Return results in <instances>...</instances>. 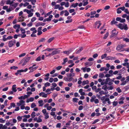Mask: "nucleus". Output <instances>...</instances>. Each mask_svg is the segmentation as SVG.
I'll use <instances>...</instances> for the list:
<instances>
[{
    "mask_svg": "<svg viewBox=\"0 0 129 129\" xmlns=\"http://www.w3.org/2000/svg\"><path fill=\"white\" fill-rule=\"evenodd\" d=\"M117 26L121 30L124 29V30H128V29L126 24H125L124 25L122 24L119 23L117 25Z\"/></svg>",
    "mask_w": 129,
    "mask_h": 129,
    "instance_id": "f257e3e1",
    "label": "nucleus"
},
{
    "mask_svg": "<svg viewBox=\"0 0 129 129\" xmlns=\"http://www.w3.org/2000/svg\"><path fill=\"white\" fill-rule=\"evenodd\" d=\"M30 57H27L26 58H24L22 59L21 61V63L22 62H24L23 63L22 66H24L26 64V63L30 59Z\"/></svg>",
    "mask_w": 129,
    "mask_h": 129,
    "instance_id": "f03ea898",
    "label": "nucleus"
},
{
    "mask_svg": "<svg viewBox=\"0 0 129 129\" xmlns=\"http://www.w3.org/2000/svg\"><path fill=\"white\" fill-rule=\"evenodd\" d=\"M28 70V69L26 68L25 70L21 69L19 70H18L17 71V72L15 73V75L17 76L18 75V74L19 73H21L22 72H26Z\"/></svg>",
    "mask_w": 129,
    "mask_h": 129,
    "instance_id": "7ed1b4c3",
    "label": "nucleus"
},
{
    "mask_svg": "<svg viewBox=\"0 0 129 129\" xmlns=\"http://www.w3.org/2000/svg\"><path fill=\"white\" fill-rule=\"evenodd\" d=\"M116 49L119 52L124 51V49L122 48L120 45H119L117 46Z\"/></svg>",
    "mask_w": 129,
    "mask_h": 129,
    "instance_id": "20e7f679",
    "label": "nucleus"
},
{
    "mask_svg": "<svg viewBox=\"0 0 129 129\" xmlns=\"http://www.w3.org/2000/svg\"><path fill=\"white\" fill-rule=\"evenodd\" d=\"M118 33V32H117V33H116V29H114L113 30H112L111 35L110 36L111 38H112L114 36H116V35Z\"/></svg>",
    "mask_w": 129,
    "mask_h": 129,
    "instance_id": "39448f33",
    "label": "nucleus"
},
{
    "mask_svg": "<svg viewBox=\"0 0 129 129\" xmlns=\"http://www.w3.org/2000/svg\"><path fill=\"white\" fill-rule=\"evenodd\" d=\"M60 52V50H58L57 49H56L55 50H54L51 53V54H52V55H53L55 54L59 53Z\"/></svg>",
    "mask_w": 129,
    "mask_h": 129,
    "instance_id": "423d86ee",
    "label": "nucleus"
},
{
    "mask_svg": "<svg viewBox=\"0 0 129 129\" xmlns=\"http://www.w3.org/2000/svg\"><path fill=\"white\" fill-rule=\"evenodd\" d=\"M46 24L45 23L42 22H39L36 23V24L35 26L36 27H38L40 26H44Z\"/></svg>",
    "mask_w": 129,
    "mask_h": 129,
    "instance_id": "0eeeda50",
    "label": "nucleus"
},
{
    "mask_svg": "<svg viewBox=\"0 0 129 129\" xmlns=\"http://www.w3.org/2000/svg\"><path fill=\"white\" fill-rule=\"evenodd\" d=\"M39 95L40 96H42V97L43 98H46L47 96V94H45L44 92H41L39 94Z\"/></svg>",
    "mask_w": 129,
    "mask_h": 129,
    "instance_id": "6e6552de",
    "label": "nucleus"
},
{
    "mask_svg": "<svg viewBox=\"0 0 129 129\" xmlns=\"http://www.w3.org/2000/svg\"><path fill=\"white\" fill-rule=\"evenodd\" d=\"M13 41V40H12L9 41L8 42V46L10 48L12 47L14 45V44Z\"/></svg>",
    "mask_w": 129,
    "mask_h": 129,
    "instance_id": "1a4fd4ad",
    "label": "nucleus"
},
{
    "mask_svg": "<svg viewBox=\"0 0 129 129\" xmlns=\"http://www.w3.org/2000/svg\"><path fill=\"white\" fill-rule=\"evenodd\" d=\"M109 79H110V78H106L105 81L104 82H101V85H103L104 84H107Z\"/></svg>",
    "mask_w": 129,
    "mask_h": 129,
    "instance_id": "9d476101",
    "label": "nucleus"
},
{
    "mask_svg": "<svg viewBox=\"0 0 129 129\" xmlns=\"http://www.w3.org/2000/svg\"><path fill=\"white\" fill-rule=\"evenodd\" d=\"M116 59V57H113L111 56H108L106 57V60H114Z\"/></svg>",
    "mask_w": 129,
    "mask_h": 129,
    "instance_id": "9b49d317",
    "label": "nucleus"
},
{
    "mask_svg": "<svg viewBox=\"0 0 129 129\" xmlns=\"http://www.w3.org/2000/svg\"><path fill=\"white\" fill-rule=\"evenodd\" d=\"M85 66L87 67L91 66L93 64V63L91 62H86L85 63Z\"/></svg>",
    "mask_w": 129,
    "mask_h": 129,
    "instance_id": "f8f14e48",
    "label": "nucleus"
},
{
    "mask_svg": "<svg viewBox=\"0 0 129 129\" xmlns=\"http://www.w3.org/2000/svg\"><path fill=\"white\" fill-rule=\"evenodd\" d=\"M7 128V127L6 125L3 126L2 124H0V129H6Z\"/></svg>",
    "mask_w": 129,
    "mask_h": 129,
    "instance_id": "ddd939ff",
    "label": "nucleus"
},
{
    "mask_svg": "<svg viewBox=\"0 0 129 129\" xmlns=\"http://www.w3.org/2000/svg\"><path fill=\"white\" fill-rule=\"evenodd\" d=\"M38 68V66H36L35 67H33L30 70L29 72V73H32L36 70Z\"/></svg>",
    "mask_w": 129,
    "mask_h": 129,
    "instance_id": "4468645a",
    "label": "nucleus"
},
{
    "mask_svg": "<svg viewBox=\"0 0 129 129\" xmlns=\"http://www.w3.org/2000/svg\"><path fill=\"white\" fill-rule=\"evenodd\" d=\"M126 72V70L124 67L122 69H121L119 71V72L121 73L124 74Z\"/></svg>",
    "mask_w": 129,
    "mask_h": 129,
    "instance_id": "2eb2a0df",
    "label": "nucleus"
},
{
    "mask_svg": "<svg viewBox=\"0 0 129 129\" xmlns=\"http://www.w3.org/2000/svg\"><path fill=\"white\" fill-rule=\"evenodd\" d=\"M118 22L117 21H115V19L112 20L111 21V25L115 24L117 26L118 25L117 24Z\"/></svg>",
    "mask_w": 129,
    "mask_h": 129,
    "instance_id": "dca6fc26",
    "label": "nucleus"
},
{
    "mask_svg": "<svg viewBox=\"0 0 129 129\" xmlns=\"http://www.w3.org/2000/svg\"><path fill=\"white\" fill-rule=\"evenodd\" d=\"M16 84L14 85L12 87V90L14 92H16L17 90L16 89Z\"/></svg>",
    "mask_w": 129,
    "mask_h": 129,
    "instance_id": "f3484780",
    "label": "nucleus"
},
{
    "mask_svg": "<svg viewBox=\"0 0 129 129\" xmlns=\"http://www.w3.org/2000/svg\"><path fill=\"white\" fill-rule=\"evenodd\" d=\"M96 98V97L95 95H93L91 97V99H90V102H94V100Z\"/></svg>",
    "mask_w": 129,
    "mask_h": 129,
    "instance_id": "a211bd4d",
    "label": "nucleus"
},
{
    "mask_svg": "<svg viewBox=\"0 0 129 129\" xmlns=\"http://www.w3.org/2000/svg\"><path fill=\"white\" fill-rule=\"evenodd\" d=\"M78 5V3H73L70 6V7L71 8L72 7L74 8H75Z\"/></svg>",
    "mask_w": 129,
    "mask_h": 129,
    "instance_id": "6ab92c4d",
    "label": "nucleus"
},
{
    "mask_svg": "<svg viewBox=\"0 0 129 129\" xmlns=\"http://www.w3.org/2000/svg\"><path fill=\"white\" fill-rule=\"evenodd\" d=\"M83 49V47H81L79 48V49L78 50H76V53L78 54L80 52L82 51Z\"/></svg>",
    "mask_w": 129,
    "mask_h": 129,
    "instance_id": "aec40b11",
    "label": "nucleus"
},
{
    "mask_svg": "<svg viewBox=\"0 0 129 129\" xmlns=\"http://www.w3.org/2000/svg\"><path fill=\"white\" fill-rule=\"evenodd\" d=\"M99 93L100 95L102 96V94H107V93L106 92H104L103 91H101L99 92Z\"/></svg>",
    "mask_w": 129,
    "mask_h": 129,
    "instance_id": "412c9836",
    "label": "nucleus"
},
{
    "mask_svg": "<svg viewBox=\"0 0 129 129\" xmlns=\"http://www.w3.org/2000/svg\"><path fill=\"white\" fill-rule=\"evenodd\" d=\"M89 83V81L88 80H86V81H84L82 82V85H84L85 84H88Z\"/></svg>",
    "mask_w": 129,
    "mask_h": 129,
    "instance_id": "4be33fe9",
    "label": "nucleus"
},
{
    "mask_svg": "<svg viewBox=\"0 0 129 129\" xmlns=\"http://www.w3.org/2000/svg\"><path fill=\"white\" fill-rule=\"evenodd\" d=\"M43 101L41 100L38 101V103L40 105H39V106H42L43 105Z\"/></svg>",
    "mask_w": 129,
    "mask_h": 129,
    "instance_id": "5701e85b",
    "label": "nucleus"
},
{
    "mask_svg": "<svg viewBox=\"0 0 129 129\" xmlns=\"http://www.w3.org/2000/svg\"><path fill=\"white\" fill-rule=\"evenodd\" d=\"M54 49H55L54 48H47L46 49H45V50H43V51H50L51 50H54Z\"/></svg>",
    "mask_w": 129,
    "mask_h": 129,
    "instance_id": "b1692460",
    "label": "nucleus"
},
{
    "mask_svg": "<svg viewBox=\"0 0 129 129\" xmlns=\"http://www.w3.org/2000/svg\"><path fill=\"white\" fill-rule=\"evenodd\" d=\"M13 3V1H11L10 0H8L7 1L6 4H7L11 5Z\"/></svg>",
    "mask_w": 129,
    "mask_h": 129,
    "instance_id": "393cba45",
    "label": "nucleus"
},
{
    "mask_svg": "<svg viewBox=\"0 0 129 129\" xmlns=\"http://www.w3.org/2000/svg\"><path fill=\"white\" fill-rule=\"evenodd\" d=\"M68 60V58H66L63 59V62L62 63V65L66 63L67 62Z\"/></svg>",
    "mask_w": 129,
    "mask_h": 129,
    "instance_id": "a878e982",
    "label": "nucleus"
},
{
    "mask_svg": "<svg viewBox=\"0 0 129 129\" xmlns=\"http://www.w3.org/2000/svg\"><path fill=\"white\" fill-rule=\"evenodd\" d=\"M73 51V49H72L71 51H65L63 52V53L65 54H68V55L69 53Z\"/></svg>",
    "mask_w": 129,
    "mask_h": 129,
    "instance_id": "bb28decb",
    "label": "nucleus"
},
{
    "mask_svg": "<svg viewBox=\"0 0 129 129\" xmlns=\"http://www.w3.org/2000/svg\"><path fill=\"white\" fill-rule=\"evenodd\" d=\"M99 77L100 78H102L104 77H105V76L104 77V75L103 73H100L99 74Z\"/></svg>",
    "mask_w": 129,
    "mask_h": 129,
    "instance_id": "cd10ccee",
    "label": "nucleus"
},
{
    "mask_svg": "<svg viewBox=\"0 0 129 129\" xmlns=\"http://www.w3.org/2000/svg\"><path fill=\"white\" fill-rule=\"evenodd\" d=\"M71 122V120H69L68 121V122L66 123V126H65V127H68L67 126H70L71 125L70 123Z\"/></svg>",
    "mask_w": 129,
    "mask_h": 129,
    "instance_id": "c85d7f7f",
    "label": "nucleus"
},
{
    "mask_svg": "<svg viewBox=\"0 0 129 129\" xmlns=\"http://www.w3.org/2000/svg\"><path fill=\"white\" fill-rule=\"evenodd\" d=\"M113 105L114 106H116L118 104V102L117 101H114L113 102Z\"/></svg>",
    "mask_w": 129,
    "mask_h": 129,
    "instance_id": "c756f323",
    "label": "nucleus"
},
{
    "mask_svg": "<svg viewBox=\"0 0 129 129\" xmlns=\"http://www.w3.org/2000/svg\"><path fill=\"white\" fill-rule=\"evenodd\" d=\"M102 88L104 89V90L106 91L107 89V86L106 85H104L102 86Z\"/></svg>",
    "mask_w": 129,
    "mask_h": 129,
    "instance_id": "7c9ffc66",
    "label": "nucleus"
},
{
    "mask_svg": "<svg viewBox=\"0 0 129 129\" xmlns=\"http://www.w3.org/2000/svg\"><path fill=\"white\" fill-rule=\"evenodd\" d=\"M18 67L17 66H12L10 67V69L11 70L13 69L14 70H16V69H18Z\"/></svg>",
    "mask_w": 129,
    "mask_h": 129,
    "instance_id": "2f4dec72",
    "label": "nucleus"
},
{
    "mask_svg": "<svg viewBox=\"0 0 129 129\" xmlns=\"http://www.w3.org/2000/svg\"><path fill=\"white\" fill-rule=\"evenodd\" d=\"M20 26L19 24H15L13 26V28L15 29L16 28V27H18L19 28H20Z\"/></svg>",
    "mask_w": 129,
    "mask_h": 129,
    "instance_id": "473e14b6",
    "label": "nucleus"
},
{
    "mask_svg": "<svg viewBox=\"0 0 129 129\" xmlns=\"http://www.w3.org/2000/svg\"><path fill=\"white\" fill-rule=\"evenodd\" d=\"M54 39V37H52L51 38H50L49 39H48V42L49 43H50L51 42V41H52V40H53Z\"/></svg>",
    "mask_w": 129,
    "mask_h": 129,
    "instance_id": "72a5a7b5",
    "label": "nucleus"
},
{
    "mask_svg": "<svg viewBox=\"0 0 129 129\" xmlns=\"http://www.w3.org/2000/svg\"><path fill=\"white\" fill-rule=\"evenodd\" d=\"M107 55L106 54H104L102 55L101 56V58L102 59H104L106 57Z\"/></svg>",
    "mask_w": 129,
    "mask_h": 129,
    "instance_id": "f704fd0d",
    "label": "nucleus"
},
{
    "mask_svg": "<svg viewBox=\"0 0 129 129\" xmlns=\"http://www.w3.org/2000/svg\"><path fill=\"white\" fill-rule=\"evenodd\" d=\"M78 100V99L77 98H74L73 99V101L74 102L77 103L78 102L77 101Z\"/></svg>",
    "mask_w": 129,
    "mask_h": 129,
    "instance_id": "c9c22d12",
    "label": "nucleus"
},
{
    "mask_svg": "<svg viewBox=\"0 0 129 129\" xmlns=\"http://www.w3.org/2000/svg\"><path fill=\"white\" fill-rule=\"evenodd\" d=\"M108 35L109 33L108 32H107L103 37L104 39H106L107 38V37L108 36Z\"/></svg>",
    "mask_w": 129,
    "mask_h": 129,
    "instance_id": "e433bc0d",
    "label": "nucleus"
},
{
    "mask_svg": "<svg viewBox=\"0 0 129 129\" xmlns=\"http://www.w3.org/2000/svg\"><path fill=\"white\" fill-rule=\"evenodd\" d=\"M36 113L35 112H33L31 114V116L32 118H34L35 116Z\"/></svg>",
    "mask_w": 129,
    "mask_h": 129,
    "instance_id": "4c0bfd02",
    "label": "nucleus"
},
{
    "mask_svg": "<svg viewBox=\"0 0 129 129\" xmlns=\"http://www.w3.org/2000/svg\"><path fill=\"white\" fill-rule=\"evenodd\" d=\"M20 30L21 31V33L22 34H25V31L24 29L23 28H21Z\"/></svg>",
    "mask_w": 129,
    "mask_h": 129,
    "instance_id": "58836bf2",
    "label": "nucleus"
},
{
    "mask_svg": "<svg viewBox=\"0 0 129 129\" xmlns=\"http://www.w3.org/2000/svg\"><path fill=\"white\" fill-rule=\"evenodd\" d=\"M48 113H47L45 114V119H47L49 118V116L48 115Z\"/></svg>",
    "mask_w": 129,
    "mask_h": 129,
    "instance_id": "ea45409f",
    "label": "nucleus"
},
{
    "mask_svg": "<svg viewBox=\"0 0 129 129\" xmlns=\"http://www.w3.org/2000/svg\"><path fill=\"white\" fill-rule=\"evenodd\" d=\"M64 12L65 13L64 15L66 16H68L69 14V12L67 10H65L64 11Z\"/></svg>",
    "mask_w": 129,
    "mask_h": 129,
    "instance_id": "a19ab883",
    "label": "nucleus"
},
{
    "mask_svg": "<svg viewBox=\"0 0 129 129\" xmlns=\"http://www.w3.org/2000/svg\"><path fill=\"white\" fill-rule=\"evenodd\" d=\"M116 90L118 91V92L119 93H120L122 92L121 90L119 87L117 88L116 89Z\"/></svg>",
    "mask_w": 129,
    "mask_h": 129,
    "instance_id": "79ce46f5",
    "label": "nucleus"
},
{
    "mask_svg": "<svg viewBox=\"0 0 129 129\" xmlns=\"http://www.w3.org/2000/svg\"><path fill=\"white\" fill-rule=\"evenodd\" d=\"M110 7V6H106L104 8V9L105 10H107L109 9Z\"/></svg>",
    "mask_w": 129,
    "mask_h": 129,
    "instance_id": "37998d69",
    "label": "nucleus"
},
{
    "mask_svg": "<svg viewBox=\"0 0 129 129\" xmlns=\"http://www.w3.org/2000/svg\"><path fill=\"white\" fill-rule=\"evenodd\" d=\"M36 105L35 104V103H33L31 104V108H33L34 107H36Z\"/></svg>",
    "mask_w": 129,
    "mask_h": 129,
    "instance_id": "c03bdc74",
    "label": "nucleus"
},
{
    "mask_svg": "<svg viewBox=\"0 0 129 129\" xmlns=\"http://www.w3.org/2000/svg\"><path fill=\"white\" fill-rule=\"evenodd\" d=\"M50 85V83H49L48 82H47L46 83H45V84H44V86L46 87L48 86H49Z\"/></svg>",
    "mask_w": 129,
    "mask_h": 129,
    "instance_id": "a18cd8bd",
    "label": "nucleus"
},
{
    "mask_svg": "<svg viewBox=\"0 0 129 129\" xmlns=\"http://www.w3.org/2000/svg\"><path fill=\"white\" fill-rule=\"evenodd\" d=\"M94 102L95 104H98L99 103V100L98 99H95L94 100Z\"/></svg>",
    "mask_w": 129,
    "mask_h": 129,
    "instance_id": "49530a36",
    "label": "nucleus"
},
{
    "mask_svg": "<svg viewBox=\"0 0 129 129\" xmlns=\"http://www.w3.org/2000/svg\"><path fill=\"white\" fill-rule=\"evenodd\" d=\"M17 119L19 121H21V120L22 119V117L20 116H18L17 117Z\"/></svg>",
    "mask_w": 129,
    "mask_h": 129,
    "instance_id": "de8ad7c7",
    "label": "nucleus"
},
{
    "mask_svg": "<svg viewBox=\"0 0 129 129\" xmlns=\"http://www.w3.org/2000/svg\"><path fill=\"white\" fill-rule=\"evenodd\" d=\"M45 40V39L44 38H42L39 41V42L40 43L42 42H44Z\"/></svg>",
    "mask_w": 129,
    "mask_h": 129,
    "instance_id": "09e8293b",
    "label": "nucleus"
},
{
    "mask_svg": "<svg viewBox=\"0 0 129 129\" xmlns=\"http://www.w3.org/2000/svg\"><path fill=\"white\" fill-rule=\"evenodd\" d=\"M61 124V123H57L56 125V127L59 128H60Z\"/></svg>",
    "mask_w": 129,
    "mask_h": 129,
    "instance_id": "8fccbe9b",
    "label": "nucleus"
},
{
    "mask_svg": "<svg viewBox=\"0 0 129 129\" xmlns=\"http://www.w3.org/2000/svg\"><path fill=\"white\" fill-rule=\"evenodd\" d=\"M123 40L125 41L126 42H129V38H125L123 39Z\"/></svg>",
    "mask_w": 129,
    "mask_h": 129,
    "instance_id": "3c124183",
    "label": "nucleus"
},
{
    "mask_svg": "<svg viewBox=\"0 0 129 129\" xmlns=\"http://www.w3.org/2000/svg\"><path fill=\"white\" fill-rule=\"evenodd\" d=\"M10 106H11L12 107H13L14 108L15 106V105L14 103H11L10 104Z\"/></svg>",
    "mask_w": 129,
    "mask_h": 129,
    "instance_id": "603ef678",
    "label": "nucleus"
},
{
    "mask_svg": "<svg viewBox=\"0 0 129 129\" xmlns=\"http://www.w3.org/2000/svg\"><path fill=\"white\" fill-rule=\"evenodd\" d=\"M120 9H119V8L117 9V14H119L121 13V11L120 10Z\"/></svg>",
    "mask_w": 129,
    "mask_h": 129,
    "instance_id": "864d4df0",
    "label": "nucleus"
},
{
    "mask_svg": "<svg viewBox=\"0 0 129 129\" xmlns=\"http://www.w3.org/2000/svg\"><path fill=\"white\" fill-rule=\"evenodd\" d=\"M62 66H59L57 67L56 68V69L57 70H60L62 68Z\"/></svg>",
    "mask_w": 129,
    "mask_h": 129,
    "instance_id": "5fc2aeb1",
    "label": "nucleus"
},
{
    "mask_svg": "<svg viewBox=\"0 0 129 129\" xmlns=\"http://www.w3.org/2000/svg\"><path fill=\"white\" fill-rule=\"evenodd\" d=\"M36 0H32L31 3L32 5H34L35 4V3L36 2Z\"/></svg>",
    "mask_w": 129,
    "mask_h": 129,
    "instance_id": "6e6d98bb",
    "label": "nucleus"
},
{
    "mask_svg": "<svg viewBox=\"0 0 129 129\" xmlns=\"http://www.w3.org/2000/svg\"><path fill=\"white\" fill-rule=\"evenodd\" d=\"M101 88H99L95 90V91L97 93L99 91H101Z\"/></svg>",
    "mask_w": 129,
    "mask_h": 129,
    "instance_id": "4d7b16f0",
    "label": "nucleus"
},
{
    "mask_svg": "<svg viewBox=\"0 0 129 129\" xmlns=\"http://www.w3.org/2000/svg\"><path fill=\"white\" fill-rule=\"evenodd\" d=\"M75 10L74 9H70L69 10V12L70 13H72L74 12Z\"/></svg>",
    "mask_w": 129,
    "mask_h": 129,
    "instance_id": "13d9d810",
    "label": "nucleus"
},
{
    "mask_svg": "<svg viewBox=\"0 0 129 129\" xmlns=\"http://www.w3.org/2000/svg\"><path fill=\"white\" fill-rule=\"evenodd\" d=\"M83 107L82 106L80 105L79 106L78 108V110L79 111L83 109Z\"/></svg>",
    "mask_w": 129,
    "mask_h": 129,
    "instance_id": "bf43d9fd",
    "label": "nucleus"
},
{
    "mask_svg": "<svg viewBox=\"0 0 129 129\" xmlns=\"http://www.w3.org/2000/svg\"><path fill=\"white\" fill-rule=\"evenodd\" d=\"M41 57L40 56L38 57L36 59V61H39L41 60Z\"/></svg>",
    "mask_w": 129,
    "mask_h": 129,
    "instance_id": "052dcab7",
    "label": "nucleus"
},
{
    "mask_svg": "<svg viewBox=\"0 0 129 129\" xmlns=\"http://www.w3.org/2000/svg\"><path fill=\"white\" fill-rule=\"evenodd\" d=\"M38 33H37V35L38 36H39L42 34V32L41 31H39L37 30Z\"/></svg>",
    "mask_w": 129,
    "mask_h": 129,
    "instance_id": "680f3d73",
    "label": "nucleus"
},
{
    "mask_svg": "<svg viewBox=\"0 0 129 129\" xmlns=\"http://www.w3.org/2000/svg\"><path fill=\"white\" fill-rule=\"evenodd\" d=\"M14 60H15L14 59H12L8 60V62H10L11 63H12L14 61Z\"/></svg>",
    "mask_w": 129,
    "mask_h": 129,
    "instance_id": "e2e57ef3",
    "label": "nucleus"
},
{
    "mask_svg": "<svg viewBox=\"0 0 129 129\" xmlns=\"http://www.w3.org/2000/svg\"><path fill=\"white\" fill-rule=\"evenodd\" d=\"M36 19V17H33L31 20V21L32 22H34L35 21Z\"/></svg>",
    "mask_w": 129,
    "mask_h": 129,
    "instance_id": "0e129e2a",
    "label": "nucleus"
},
{
    "mask_svg": "<svg viewBox=\"0 0 129 129\" xmlns=\"http://www.w3.org/2000/svg\"><path fill=\"white\" fill-rule=\"evenodd\" d=\"M96 13V12L95 11H91L90 13V14L91 15H93L95 14Z\"/></svg>",
    "mask_w": 129,
    "mask_h": 129,
    "instance_id": "69168bd1",
    "label": "nucleus"
},
{
    "mask_svg": "<svg viewBox=\"0 0 129 129\" xmlns=\"http://www.w3.org/2000/svg\"><path fill=\"white\" fill-rule=\"evenodd\" d=\"M13 37L12 36H9L7 38V40H11L12 39Z\"/></svg>",
    "mask_w": 129,
    "mask_h": 129,
    "instance_id": "338daca9",
    "label": "nucleus"
},
{
    "mask_svg": "<svg viewBox=\"0 0 129 129\" xmlns=\"http://www.w3.org/2000/svg\"><path fill=\"white\" fill-rule=\"evenodd\" d=\"M125 81L126 83H127L129 81V76H127L126 77V79L125 80Z\"/></svg>",
    "mask_w": 129,
    "mask_h": 129,
    "instance_id": "774afa93",
    "label": "nucleus"
}]
</instances>
